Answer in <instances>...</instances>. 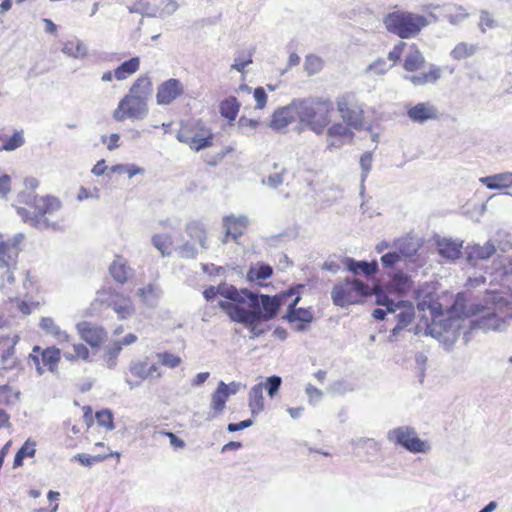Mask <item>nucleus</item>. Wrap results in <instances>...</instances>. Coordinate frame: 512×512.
<instances>
[{
	"label": "nucleus",
	"instance_id": "obj_32",
	"mask_svg": "<svg viewBox=\"0 0 512 512\" xmlns=\"http://www.w3.org/2000/svg\"><path fill=\"white\" fill-rule=\"evenodd\" d=\"M346 267L353 274L358 275L359 273H363L366 276L374 275L378 270L377 261H356L353 258L345 259Z\"/></svg>",
	"mask_w": 512,
	"mask_h": 512
},
{
	"label": "nucleus",
	"instance_id": "obj_36",
	"mask_svg": "<svg viewBox=\"0 0 512 512\" xmlns=\"http://www.w3.org/2000/svg\"><path fill=\"white\" fill-rule=\"evenodd\" d=\"M424 63V55L416 46L413 45L405 57L403 67L407 72H416L424 65Z\"/></svg>",
	"mask_w": 512,
	"mask_h": 512
},
{
	"label": "nucleus",
	"instance_id": "obj_6",
	"mask_svg": "<svg viewBox=\"0 0 512 512\" xmlns=\"http://www.w3.org/2000/svg\"><path fill=\"white\" fill-rule=\"evenodd\" d=\"M336 108L343 122L355 130L364 126L363 105L353 92H345L336 98Z\"/></svg>",
	"mask_w": 512,
	"mask_h": 512
},
{
	"label": "nucleus",
	"instance_id": "obj_53",
	"mask_svg": "<svg viewBox=\"0 0 512 512\" xmlns=\"http://www.w3.org/2000/svg\"><path fill=\"white\" fill-rule=\"evenodd\" d=\"M373 154L372 152H365L360 158L361 173V188L364 187V182L372 168Z\"/></svg>",
	"mask_w": 512,
	"mask_h": 512
},
{
	"label": "nucleus",
	"instance_id": "obj_23",
	"mask_svg": "<svg viewBox=\"0 0 512 512\" xmlns=\"http://www.w3.org/2000/svg\"><path fill=\"white\" fill-rule=\"evenodd\" d=\"M19 255L13 244H7L0 233V269L18 268Z\"/></svg>",
	"mask_w": 512,
	"mask_h": 512
},
{
	"label": "nucleus",
	"instance_id": "obj_26",
	"mask_svg": "<svg viewBox=\"0 0 512 512\" xmlns=\"http://www.w3.org/2000/svg\"><path fill=\"white\" fill-rule=\"evenodd\" d=\"M479 181L491 190H501L512 187V172H502L481 177Z\"/></svg>",
	"mask_w": 512,
	"mask_h": 512
},
{
	"label": "nucleus",
	"instance_id": "obj_20",
	"mask_svg": "<svg viewBox=\"0 0 512 512\" xmlns=\"http://www.w3.org/2000/svg\"><path fill=\"white\" fill-rule=\"evenodd\" d=\"M476 326L485 331H503L508 327L507 313L499 315L494 312H488L476 320Z\"/></svg>",
	"mask_w": 512,
	"mask_h": 512
},
{
	"label": "nucleus",
	"instance_id": "obj_34",
	"mask_svg": "<svg viewBox=\"0 0 512 512\" xmlns=\"http://www.w3.org/2000/svg\"><path fill=\"white\" fill-rule=\"evenodd\" d=\"M18 339L17 335H13L12 337L6 336L7 342L2 343L3 346L0 350L2 351L1 362L4 369L12 368L16 362L14 352Z\"/></svg>",
	"mask_w": 512,
	"mask_h": 512
},
{
	"label": "nucleus",
	"instance_id": "obj_58",
	"mask_svg": "<svg viewBox=\"0 0 512 512\" xmlns=\"http://www.w3.org/2000/svg\"><path fill=\"white\" fill-rule=\"evenodd\" d=\"M497 249L502 253H507L512 249L511 235L506 232L497 233Z\"/></svg>",
	"mask_w": 512,
	"mask_h": 512
},
{
	"label": "nucleus",
	"instance_id": "obj_56",
	"mask_svg": "<svg viewBox=\"0 0 512 512\" xmlns=\"http://www.w3.org/2000/svg\"><path fill=\"white\" fill-rule=\"evenodd\" d=\"M497 27V22L494 17L485 10L480 12L479 28L485 33L487 29H494Z\"/></svg>",
	"mask_w": 512,
	"mask_h": 512
},
{
	"label": "nucleus",
	"instance_id": "obj_41",
	"mask_svg": "<svg viewBox=\"0 0 512 512\" xmlns=\"http://www.w3.org/2000/svg\"><path fill=\"white\" fill-rule=\"evenodd\" d=\"M478 51V45L467 42L458 43L450 52L454 60H464L472 57Z\"/></svg>",
	"mask_w": 512,
	"mask_h": 512
},
{
	"label": "nucleus",
	"instance_id": "obj_13",
	"mask_svg": "<svg viewBox=\"0 0 512 512\" xmlns=\"http://www.w3.org/2000/svg\"><path fill=\"white\" fill-rule=\"evenodd\" d=\"M298 111V99L276 109L271 116L269 127L275 131L285 130L298 117Z\"/></svg>",
	"mask_w": 512,
	"mask_h": 512
},
{
	"label": "nucleus",
	"instance_id": "obj_30",
	"mask_svg": "<svg viewBox=\"0 0 512 512\" xmlns=\"http://www.w3.org/2000/svg\"><path fill=\"white\" fill-rule=\"evenodd\" d=\"M39 325L46 334L53 336L59 343L70 341V336L55 323L53 318L42 317Z\"/></svg>",
	"mask_w": 512,
	"mask_h": 512
},
{
	"label": "nucleus",
	"instance_id": "obj_42",
	"mask_svg": "<svg viewBox=\"0 0 512 512\" xmlns=\"http://www.w3.org/2000/svg\"><path fill=\"white\" fill-rule=\"evenodd\" d=\"M18 268H3L0 269V290L9 298L13 297L12 286L15 283V271Z\"/></svg>",
	"mask_w": 512,
	"mask_h": 512
},
{
	"label": "nucleus",
	"instance_id": "obj_44",
	"mask_svg": "<svg viewBox=\"0 0 512 512\" xmlns=\"http://www.w3.org/2000/svg\"><path fill=\"white\" fill-rule=\"evenodd\" d=\"M62 52L72 58H84L87 48L81 40L73 39L64 43Z\"/></svg>",
	"mask_w": 512,
	"mask_h": 512
},
{
	"label": "nucleus",
	"instance_id": "obj_38",
	"mask_svg": "<svg viewBox=\"0 0 512 512\" xmlns=\"http://www.w3.org/2000/svg\"><path fill=\"white\" fill-rule=\"evenodd\" d=\"M139 67V57H133L127 61H124L114 70V77L119 81L125 80L131 75H133L135 72H137Z\"/></svg>",
	"mask_w": 512,
	"mask_h": 512
},
{
	"label": "nucleus",
	"instance_id": "obj_15",
	"mask_svg": "<svg viewBox=\"0 0 512 512\" xmlns=\"http://www.w3.org/2000/svg\"><path fill=\"white\" fill-rule=\"evenodd\" d=\"M347 124L336 122L327 130V147L328 149H339L354 137V132Z\"/></svg>",
	"mask_w": 512,
	"mask_h": 512
},
{
	"label": "nucleus",
	"instance_id": "obj_9",
	"mask_svg": "<svg viewBox=\"0 0 512 512\" xmlns=\"http://www.w3.org/2000/svg\"><path fill=\"white\" fill-rule=\"evenodd\" d=\"M179 142L188 145L194 151H200L212 145L213 135L209 128L201 123L182 128L176 135Z\"/></svg>",
	"mask_w": 512,
	"mask_h": 512
},
{
	"label": "nucleus",
	"instance_id": "obj_43",
	"mask_svg": "<svg viewBox=\"0 0 512 512\" xmlns=\"http://www.w3.org/2000/svg\"><path fill=\"white\" fill-rule=\"evenodd\" d=\"M219 109L224 118L233 121L238 115L240 104L236 97L230 96L220 103Z\"/></svg>",
	"mask_w": 512,
	"mask_h": 512
},
{
	"label": "nucleus",
	"instance_id": "obj_24",
	"mask_svg": "<svg viewBox=\"0 0 512 512\" xmlns=\"http://www.w3.org/2000/svg\"><path fill=\"white\" fill-rule=\"evenodd\" d=\"M153 92L152 82L148 76L139 77L129 89L130 97L148 103Z\"/></svg>",
	"mask_w": 512,
	"mask_h": 512
},
{
	"label": "nucleus",
	"instance_id": "obj_3",
	"mask_svg": "<svg viewBox=\"0 0 512 512\" xmlns=\"http://www.w3.org/2000/svg\"><path fill=\"white\" fill-rule=\"evenodd\" d=\"M298 118L316 134H322L331 121L333 104L327 98L298 99Z\"/></svg>",
	"mask_w": 512,
	"mask_h": 512
},
{
	"label": "nucleus",
	"instance_id": "obj_63",
	"mask_svg": "<svg viewBox=\"0 0 512 512\" xmlns=\"http://www.w3.org/2000/svg\"><path fill=\"white\" fill-rule=\"evenodd\" d=\"M105 458H106V456H101V455L91 456L86 453L77 454L75 456V459H77L84 466H91L96 462H100V461L104 460Z\"/></svg>",
	"mask_w": 512,
	"mask_h": 512
},
{
	"label": "nucleus",
	"instance_id": "obj_51",
	"mask_svg": "<svg viewBox=\"0 0 512 512\" xmlns=\"http://www.w3.org/2000/svg\"><path fill=\"white\" fill-rule=\"evenodd\" d=\"M156 357L160 364L170 369L176 368L182 363L181 357L170 352L157 353Z\"/></svg>",
	"mask_w": 512,
	"mask_h": 512
},
{
	"label": "nucleus",
	"instance_id": "obj_1",
	"mask_svg": "<svg viewBox=\"0 0 512 512\" xmlns=\"http://www.w3.org/2000/svg\"><path fill=\"white\" fill-rule=\"evenodd\" d=\"M294 291L285 292L276 296L260 295L250 292L247 294L248 309L244 304L228 303L223 300L218 302V306L227 314L231 321L244 325L255 339L265 333V329L259 326L261 321L273 319L285 301Z\"/></svg>",
	"mask_w": 512,
	"mask_h": 512
},
{
	"label": "nucleus",
	"instance_id": "obj_28",
	"mask_svg": "<svg viewBox=\"0 0 512 512\" xmlns=\"http://www.w3.org/2000/svg\"><path fill=\"white\" fill-rule=\"evenodd\" d=\"M462 244L463 242L457 240L442 238L437 240V250L442 257L455 260L461 255Z\"/></svg>",
	"mask_w": 512,
	"mask_h": 512
},
{
	"label": "nucleus",
	"instance_id": "obj_29",
	"mask_svg": "<svg viewBox=\"0 0 512 512\" xmlns=\"http://www.w3.org/2000/svg\"><path fill=\"white\" fill-rule=\"evenodd\" d=\"M441 16L452 25H459L465 21L469 13L462 6L448 4L441 7Z\"/></svg>",
	"mask_w": 512,
	"mask_h": 512
},
{
	"label": "nucleus",
	"instance_id": "obj_8",
	"mask_svg": "<svg viewBox=\"0 0 512 512\" xmlns=\"http://www.w3.org/2000/svg\"><path fill=\"white\" fill-rule=\"evenodd\" d=\"M369 294V287L359 280L346 279L343 282L334 285L331 291L333 304L345 307L360 301V299Z\"/></svg>",
	"mask_w": 512,
	"mask_h": 512
},
{
	"label": "nucleus",
	"instance_id": "obj_11",
	"mask_svg": "<svg viewBox=\"0 0 512 512\" xmlns=\"http://www.w3.org/2000/svg\"><path fill=\"white\" fill-rule=\"evenodd\" d=\"M296 290L297 289H293L294 293L291 295V297L295 295V298L288 304L285 318L291 323L299 322V324L295 326V330L302 332L305 331L307 329V325L313 321V312L310 308H296V305L300 301V295L296 293ZM290 291H292V289H290L288 292ZM287 299L288 297L282 304H284Z\"/></svg>",
	"mask_w": 512,
	"mask_h": 512
},
{
	"label": "nucleus",
	"instance_id": "obj_52",
	"mask_svg": "<svg viewBox=\"0 0 512 512\" xmlns=\"http://www.w3.org/2000/svg\"><path fill=\"white\" fill-rule=\"evenodd\" d=\"M351 445L354 452L359 453L363 449L376 451L378 449L377 442L372 438L360 437L352 440Z\"/></svg>",
	"mask_w": 512,
	"mask_h": 512
},
{
	"label": "nucleus",
	"instance_id": "obj_14",
	"mask_svg": "<svg viewBox=\"0 0 512 512\" xmlns=\"http://www.w3.org/2000/svg\"><path fill=\"white\" fill-rule=\"evenodd\" d=\"M184 93V86L179 79L170 78L157 88L156 101L159 105H169Z\"/></svg>",
	"mask_w": 512,
	"mask_h": 512
},
{
	"label": "nucleus",
	"instance_id": "obj_10",
	"mask_svg": "<svg viewBox=\"0 0 512 512\" xmlns=\"http://www.w3.org/2000/svg\"><path fill=\"white\" fill-rule=\"evenodd\" d=\"M148 103L125 95L113 112L114 120L123 122L126 119L143 120L148 115Z\"/></svg>",
	"mask_w": 512,
	"mask_h": 512
},
{
	"label": "nucleus",
	"instance_id": "obj_45",
	"mask_svg": "<svg viewBox=\"0 0 512 512\" xmlns=\"http://www.w3.org/2000/svg\"><path fill=\"white\" fill-rule=\"evenodd\" d=\"M43 366H47V370L54 372L61 358V352L56 347H48L42 351L39 357Z\"/></svg>",
	"mask_w": 512,
	"mask_h": 512
},
{
	"label": "nucleus",
	"instance_id": "obj_48",
	"mask_svg": "<svg viewBox=\"0 0 512 512\" xmlns=\"http://www.w3.org/2000/svg\"><path fill=\"white\" fill-rule=\"evenodd\" d=\"M36 443L30 439L26 440L21 448L17 451L14 458V467H20L23 465L25 458L34 457L36 453Z\"/></svg>",
	"mask_w": 512,
	"mask_h": 512
},
{
	"label": "nucleus",
	"instance_id": "obj_54",
	"mask_svg": "<svg viewBox=\"0 0 512 512\" xmlns=\"http://www.w3.org/2000/svg\"><path fill=\"white\" fill-rule=\"evenodd\" d=\"M305 70L308 75H315L319 73L323 67L322 59L315 55H309L305 59Z\"/></svg>",
	"mask_w": 512,
	"mask_h": 512
},
{
	"label": "nucleus",
	"instance_id": "obj_49",
	"mask_svg": "<svg viewBox=\"0 0 512 512\" xmlns=\"http://www.w3.org/2000/svg\"><path fill=\"white\" fill-rule=\"evenodd\" d=\"M25 144L24 132L22 130L14 132L7 138L4 144L0 145V151H14Z\"/></svg>",
	"mask_w": 512,
	"mask_h": 512
},
{
	"label": "nucleus",
	"instance_id": "obj_64",
	"mask_svg": "<svg viewBox=\"0 0 512 512\" xmlns=\"http://www.w3.org/2000/svg\"><path fill=\"white\" fill-rule=\"evenodd\" d=\"M122 344L119 341L114 342L108 349L109 361L108 367L113 368L116 365V358L122 350Z\"/></svg>",
	"mask_w": 512,
	"mask_h": 512
},
{
	"label": "nucleus",
	"instance_id": "obj_19",
	"mask_svg": "<svg viewBox=\"0 0 512 512\" xmlns=\"http://www.w3.org/2000/svg\"><path fill=\"white\" fill-rule=\"evenodd\" d=\"M428 72L417 74H405L403 78L414 86H424L427 84H435L442 76V69L435 64H429Z\"/></svg>",
	"mask_w": 512,
	"mask_h": 512
},
{
	"label": "nucleus",
	"instance_id": "obj_18",
	"mask_svg": "<svg viewBox=\"0 0 512 512\" xmlns=\"http://www.w3.org/2000/svg\"><path fill=\"white\" fill-rule=\"evenodd\" d=\"M146 367L147 358L130 361L128 366L129 376L125 378V382L131 389L140 386L148 379Z\"/></svg>",
	"mask_w": 512,
	"mask_h": 512
},
{
	"label": "nucleus",
	"instance_id": "obj_61",
	"mask_svg": "<svg viewBox=\"0 0 512 512\" xmlns=\"http://www.w3.org/2000/svg\"><path fill=\"white\" fill-rule=\"evenodd\" d=\"M285 170L283 169L281 172H277L274 174H270L266 178L262 180V183L267 185L270 188H277L284 182V175Z\"/></svg>",
	"mask_w": 512,
	"mask_h": 512
},
{
	"label": "nucleus",
	"instance_id": "obj_22",
	"mask_svg": "<svg viewBox=\"0 0 512 512\" xmlns=\"http://www.w3.org/2000/svg\"><path fill=\"white\" fill-rule=\"evenodd\" d=\"M119 319H127L134 313V306L131 299L123 294H113L108 302Z\"/></svg>",
	"mask_w": 512,
	"mask_h": 512
},
{
	"label": "nucleus",
	"instance_id": "obj_27",
	"mask_svg": "<svg viewBox=\"0 0 512 512\" xmlns=\"http://www.w3.org/2000/svg\"><path fill=\"white\" fill-rule=\"evenodd\" d=\"M110 274L118 283H125L132 275V269L125 258L116 256L109 268Z\"/></svg>",
	"mask_w": 512,
	"mask_h": 512
},
{
	"label": "nucleus",
	"instance_id": "obj_21",
	"mask_svg": "<svg viewBox=\"0 0 512 512\" xmlns=\"http://www.w3.org/2000/svg\"><path fill=\"white\" fill-rule=\"evenodd\" d=\"M249 224V220L244 215H229L223 218V227L225 228V237L231 236L233 239L239 238Z\"/></svg>",
	"mask_w": 512,
	"mask_h": 512
},
{
	"label": "nucleus",
	"instance_id": "obj_60",
	"mask_svg": "<svg viewBox=\"0 0 512 512\" xmlns=\"http://www.w3.org/2000/svg\"><path fill=\"white\" fill-rule=\"evenodd\" d=\"M259 122L257 120L249 119L244 116L240 117L238 120V128L241 130L243 134H248L251 131H254Z\"/></svg>",
	"mask_w": 512,
	"mask_h": 512
},
{
	"label": "nucleus",
	"instance_id": "obj_12",
	"mask_svg": "<svg viewBox=\"0 0 512 512\" xmlns=\"http://www.w3.org/2000/svg\"><path fill=\"white\" fill-rule=\"evenodd\" d=\"M251 291L247 289H237L233 285L221 284L218 286H210L203 291V296L207 301L213 300L217 295L228 299V303L245 304L247 294Z\"/></svg>",
	"mask_w": 512,
	"mask_h": 512
},
{
	"label": "nucleus",
	"instance_id": "obj_40",
	"mask_svg": "<svg viewBox=\"0 0 512 512\" xmlns=\"http://www.w3.org/2000/svg\"><path fill=\"white\" fill-rule=\"evenodd\" d=\"M412 285L410 277L402 272L394 274L393 278L389 283V290L399 295L406 294Z\"/></svg>",
	"mask_w": 512,
	"mask_h": 512
},
{
	"label": "nucleus",
	"instance_id": "obj_25",
	"mask_svg": "<svg viewBox=\"0 0 512 512\" xmlns=\"http://www.w3.org/2000/svg\"><path fill=\"white\" fill-rule=\"evenodd\" d=\"M228 399L229 397L227 396V393L224 392V390L219 388V386L217 385V388L211 394L209 412L207 413V420H212L218 417L219 415L223 414Z\"/></svg>",
	"mask_w": 512,
	"mask_h": 512
},
{
	"label": "nucleus",
	"instance_id": "obj_47",
	"mask_svg": "<svg viewBox=\"0 0 512 512\" xmlns=\"http://www.w3.org/2000/svg\"><path fill=\"white\" fill-rule=\"evenodd\" d=\"M273 269L267 264H256L249 268L247 272V279L251 282L265 280L271 277Z\"/></svg>",
	"mask_w": 512,
	"mask_h": 512
},
{
	"label": "nucleus",
	"instance_id": "obj_35",
	"mask_svg": "<svg viewBox=\"0 0 512 512\" xmlns=\"http://www.w3.org/2000/svg\"><path fill=\"white\" fill-rule=\"evenodd\" d=\"M249 408L253 416L264 410L263 384L254 385L249 392Z\"/></svg>",
	"mask_w": 512,
	"mask_h": 512
},
{
	"label": "nucleus",
	"instance_id": "obj_50",
	"mask_svg": "<svg viewBox=\"0 0 512 512\" xmlns=\"http://www.w3.org/2000/svg\"><path fill=\"white\" fill-rule=\"evenodd\" d=\"M175 251L181 256L182 258H195L197 254L202 251L200 247L191 241L190 239L187 240L184 244L177 246L175 248Z\"/></svg>",
	"mask_w": 512,
	"mask_h": 512
},
{
	"label": "nucleus",
	"instance_id": "obj_16",
	"mask_svg": "<svg viewBox=\"0 0 512 512\" xmlns=\"http://www.w3.org/2000/svg\"><path fill=\"white\" fill-rule=\"evenodd\" d=\"M76 329L81 339L92 347H98L107 338V332L102 327L91 322H80L76 325Z\"/></svg>",
	"mask_w": 512,
	"mask_h": 512
},
{
	"label": "nucleus",
	"instance_id": "obj_4",
	"mask_svg": "<svg viewBox=\"0 0 512 512\" xmlns=\"http://www.w3.org/2000/svg\"><path fill=\"white\" fill-rule=\"evenodd\" d=\"M385 29L401 39L417 36L430 22L426 16L404 10L389 12L383 17Z\"/></svg>",
	"mask_w": 512,
	"mask_h": 512
},
{
	"label": "nucleus",
	"instance_id": "obj_62",
	"mask_svg": "<svg viewBox=\"0 0 512 512\" xmlns=\"http://www.w3.org/2000/svg\"><path fill=\"white\" fill-rule=\"evenodd\" d=\"M120 135L118 133H112L110 135H102L101 141L106 145L109 151L117 149L119 145Z\"/></svg>",
	"mask_w": 512,
	"mask_h": 512
},
{
	"label": "nucleus",
	"instance_id": "obj_39",
	"mask_svg": "<svg viewBox=\"0 0 512 512\" xmlns=\"http://www.w3.org/2000/svg\"><path fill=\"white\" fill-rule=\"evenodd\" d=\"M496 252V246L492 241H487L484 245L475 244L470 247L468 259L486 260Z\"/></svg>",
	"mask_w": 512,
	"mask_h": 512
},
{
	"label": "nucleus",
	"instance_id": "obj_7",
	"mask_svg": "<svg viewBox=\"0 0 512 512\" xmlns=\"http://www.w3.org/2000/svg\"><path fill=\"white\" fill-rule=\"evenodd\" d=\"M387 440L394 445L403 447L410 453L425 454L431 451L430 442L420 439L416 430L410 426H399L389 430Z\"/></svg>",
	"mask_w": 512,
	"mask_h": 512
},
{
	"label": "nucleus",
	"instance_id": "obj_55",
	"mask_svg": "<svg viewBox=\"0 0 512 512\" xmlns=\"http://www.w3.org/2000/svg\"><path fill=\"white\" fill-rule=\"evenodd\" d=\"M96 420L98 425L105 427L107 430L115 428L113 423V414L110 410L104 409L96 413Z\"/></svg>",
	"mask_w": 512,
	"mask_h": 512
},
{
	"label": "nucleus",
	"instance_id": "obj_46",
	"mask_svg": "<svg viewBox=\"0 0 512 512\" xmlns=\"http://www.w3.org/2000/svg\"><path fill=\"white\" fill-rule=\"evenodd\" d=\"M152 245L161 253L162 256H170L172 252L173 241L168 234H155L151 238Z\"/></svg>",
	"mask_w": 512,
	"mask_h": 512
},
{
	"label": "nucleus",
	"instance_id": "obj_57",
	"mask_svg": "<svg viewBox=\"0 0 512 512\" xmlns=\"http://www.w3.org/2000/svg\"><path fill=\"white\" fill-rule=\"evenodd\" d=\"M390 68H391V65H389L385 59L379 58L376 61H374L372 64L367 66L366 72H372L375 75H383Z\"/></svg>",
	"mask_w": 512,
	"mask_h": 512
},
{
	"label": "nucleus",
	"instance_id": "obj_37",
	"mask_svg": "<svg viewBox=\"0 0 512 512\" xmlns=\"http://www.w3.org/2000/svg\"><path fill=\"white\" fill-rule=\"evenodd\" d=\"M179 8L180 4L178 3L177 0H161L159 5L157 6V12L146 13V16L149 18L166 19L174 15Z\"/></svg>",
	"mask_w": 512,
	"mask_h": 512
},
{
	"label": "nucleus",
	"instance_id": "obj_5",
	"mask_svg": "<svg viewBox=\"0 0 512 512\" xmlns=\"http://www.w3.org/2000/svg\"><path fill=\"white\" fill-rule=\"evenodd\" d=\"M376 304L387 308L388 312L394 315L397 325L392 329L389 336L390 341H393L397 334L407 327L414 319V307L409 301L400 300L394 302L387 295L383 293H376Z\"/></svg>",
	"mask_w": 512,
	"mask_h": 512
},
{
	"label": "nucleus",
	"instance_id": "obj_31",
	"mask_svg": "<svg viewBox=\"0 0 512 512\" xmlns=\"http://www.w3.org/2000/svg\"><path fill=\"white\" fill-rule=\"evenodd\" d=\"M136 295L148 307H155L162 295V290L158 285L148 284L145 287L139 288Z\"/></svg>",
	"mask_w": 512,
	"mask_h": 512
},
{
	"label": "nucleus",
	"instance_id": "obj_17",
	"mask_svg": "<svg viewBox=\"0 0 512 512\" xmlns=\"http://www.w3.org/2000/svg\"><path fill=\"white\" fill-rule=\"evenodd\" d=\"M408 118L418 124L438 118L437 108L430 102H420L407 108Z\"/></svg>",
	"mask_w": 512,
	"mask_h": 512
},
{
	"label": "nucleus",
	"instance_id": "obj_33",
	"mask_svg": "<svg viewBox=\"0 0 512 512\" xmlns=\"http://www.w3.org/2000/svg\"><path fill=\"white\" fill-rule=\"evenodd\" d=\"M185 231L189 239L196 243L201 250H206L208 248L206 243V231L202 224L198 222H190L186 225Z\"/></svg>",
	"mask_w": 512,
	"mask_h": 512
},
{
	"label": "nucleus",
	"instance_id": "obj_2",
	"mask_svg": "<svg viewBox=\"0 0 512 512\" xmlns=\"http://www.w3.org/2000/svg\"><path fill=\"white\" fill-rule=\"evenodd\" d=\"M31 207L33 211L23 207L17 209L24 222L38 230H60V224L51 220V216L61 208V202L58 198L54 196H34Z\"/></svg>",
	"mask_w": 512,
	"mask_h": 512
},
{
	"label": "nucleus",
	"instance_id": "obj_59",
	"mask_svg": "<svg viewBox=\"0 0 512 512\" xmlns=\"http://www.w3.org/2000/svg\"><path fill=\"white\" fill-rule=\"evenodd\" d=\"M281 383H282L281 377L274 375V376H270L267 378L263 387L267 390L268 395L272 398L278 392V390L281 386Z\"/></svg>",
	"mask_w": 512,
	"mask_h": 512
}]
</instances>
